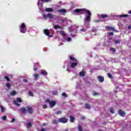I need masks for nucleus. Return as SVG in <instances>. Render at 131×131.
<instances>
[{"instance_id": "1", "label": "nucleus", "mask_w": 131, "mask_h": 131, "mask_svg": "<svg viewBox=\"0 0 131 131\" xmlns=\"http://www.w3.org/2000/svg\"><path fill=\"white\" fill-rule=\"evenodd\" d=\"M74 12L76 13V14H79L80 15L86 13L87 15L84 20V26H86V27H89V26H90V23H91V16H92V13H91V11H90V10L84 8L77 9H75Z\"/></svg>"}, {"instance_id": "2", "label": "nucleus", "mask_w": 131, "mask_h": 131, "mask_svg": "<svg viewBox=\"0 0 131 131\" xmlns=\"http://www.w3.org/2000/svg\"><path fill=\"white\" fill-rule=\"evenodd\" d=\"M27 28H26V25H25V23H21L20 27H19V30L20 32L21 33H26L27 31H26Z\"/></svg>"}, {"instance_id": "3", "label": "nucleus", "mask_w": 131, "mask_h": 131, "mask_svg": "<svg viewBox=\"0 0 131 131\" xmlns=\"http://www.w3.org/2000/svg\"><path fill=\"white\" fill-rule=\"evenodd\" d=\"M46 102H47V103H49L50 104V108H53V107L56 105L55 101H50V99H47L46 100Z\"/></svg>"}, {"instance_id": "4", "label": "nucleus", "mask_w": 131, "mask_h": 131, "mask_svg": "<svg viewBox=\"0 0 131 131\" xmlns=\"http://www.w3.org/2000/svg\"><path fill=\"white\" fill-rule=\"evenodd\" d=\"M106 30H110V31H113L114 32H118V30H116L114 27L106 26Z\"/></svg>"}, {"instance_id": "5", "label": "nucleus", "mask_w": 131, "mask_h": 131, "mask_svg": "<svg viewBox=\"0 0 131 131\" xmlns=\"http://www.w3.org/2000/svg\"><path fill=\"white\" fill-rule=\"evenodd\" d=\"M61 35L63 38V39H64L65 40H67V41H71V38L67 36V35H66V34L65 33H62Z\"/></svg>"}, {"instance_id": "6", "label": "nucleus", "mask_w": 131, "mask_h": 131, "mask_svg": "<svg viewBox=\"0 0 131 131\" xmlns=\"http://www.w3.org/2000/svg\"><path fill=\"white\" fill-rule=\"evenodd\" d=\"M118 114L120 115V116H122V117H125L126 113L122 110H118Z\"/></svg>"}, {"instance_id": "7", "label": "nucleus", "mask_w": 131, "mask_h": 131, "mask_svg": "<svg viewBox=\"0 0 131 131\" xmlns=\"http://www.w3.org/2000/svg\"><path fill=\"white\" fill-rule=\"evenodd\" d=\"M67 119L66 118H61L58 119V122H61V123H67Z\"/></svg>"}, {"instance_id": "8", "label": "nucleus", "mask_w": 131, "mask_h": 131, "mask_svg": "<svg viewBox=\"0 0 131 131\" xmlns=\"http://www.w3.org/2000/svg\"><path fill=\"white\" fill-rule=\"evenodd\" d=\"M22 102V100H21V99L20 98H17L16 100L14 101V103L15 104V105H16V106H20V104L18 103H21Z\"/></svg>"}, {"instance_id": "9", "label": "nucleus", "mask_w": 131, "mask_h": 131, "mask_svg": "<svg viewBox=\"0 0 131 131\" xmlns=\"http://www.w3.org/2000/svg\"><path fill=\"white\" fill-rule=\"evenodd\" d=\"M33 110L32 107L29 106L27 107V111L29 114H32Z\"/></svg>"}, {"instance_id": "10", "label": "nucleus", "mask_w": 131, "mask_h": 131, "mask_svg": "<svg viewBox=\"0 0 131 131\" xmlns=\"http://www.w3.org/2000/svg\"><path fill=\"white\" fill-rule=\"evenodd\" d=\"M99 82H104V77L102 76H99Z\"/></svg>"}, {"instance_id": "11", "label": "nucleus", "mask_w": 131, "mask_h": 131, "mask_svg": "<svg viewBox=\"0 0 131 131\" xmlns=\"http://www.w3.org/2000/svg\"><path fill=\"white\" fill-rule=\"evenodd\" d=\"M70 60H71V61H73L74 62L77 61V59H75V58L73 57L72 56H70Z\"/></svg>"}, {"instance_id": "12", "label": "nucleus", "mask_w": 131, "mask_h": 131, "mask_svg": "<svg viewBox=\"0 0 131 131\" xmlns=\"http://www.w3.org/2000/svg\"><path fill=\"white\" fill-rule=\"evenodd\" d=\"M41 74L42 75H48V72L43 70H41Z\"/></svg>"}, {"instance_id": "13", "label": "nucleus", "mask_w": 131, "mask_h": 131, "mask_svg": "<svg viewBox=\"0 0 131 131\" xmlns=\"http://www.w3.org/2000/svg\"><path fill=\"white\" fill-rule=\"evenodd\" d=\"M76 66H77V62H72L71 64V68H74Z\"/></svg>"}, {"instance_id": "14", "label": "nucleus", "mask_w": 131, "mask_h": 131, "mask_svg": "<svg viewBox=\"0 0 131 131\" xmlns=\"http://www.w3.org/2000/svg\"><path fill=\"white\" fill-rule=\"evenodd\" d=\"M45 11L46 12H53L54 11V10L53 9V8H46L45 9Z\"/></svg>"}, {"instance_id": "15", "label": "nucleus", "mask_w": 131, "mask_h": 131, "mask_svg": "<svg viewBox=\"0 0 131 131\" xmlns=\"http://www.w3.org/2000/svg\"><path fill=\"white\" fill-rule=\"evenodd\" d=\"M70 119L71 122H74L75 118H74V117H73V116H70Z\"/></svg>"}, {"instance_id": "16", "label": "nucleus", "mask_w": 131, "mask_h": 131, "mask_svg": "<svg viewBox=\"0 0 131 131\" xmlns=\"http://www.w3.org/2000/svg\"><path fill=\"white\" fill-rule=\"evenodd\" d=\"M38 65H39V62H37L36 63H35L34 65V71H35V70H36V69H37V66H38Z\"/></svg>"}, {"instance_id": "17", "label": "nucleus", "mask_w": 131, "mask_h": 131, "mask_svg": "<svg viewBox=\"0 0 131 131\" xmlns=\"http://www.w3.org/2000/svg\"><path fill=\"white\" fill-rule=\"evenodd\" d=\"M101 17L102 18V19H105V18H107L108 17V15L107 14H102L100 15Z\"/></svg>"}, {"instance_id": "18", "label": "nucleus", "mask_w": 131, "mask_h": 131, "mask_svg": "<svg viewBox=\"0 0 131 131\" xmlns=\"http://www.w3.org/2000/svg\"><path fill=\"white\" fill-rule=\"evenodd\" d=\"M109 111H110V112H111V113L112 114H114L115 111H114V109L113 108V107H110L109 108Z\"/></svg>"}, {"instance_id": "19", "label": "nucleus", "mask_w": 131, "mask_h": 131, "mask_svg": "<svg viewBox=\"0 0 131 131\" xmlns=\"http://www.w3.org/2000/svg\"><path fill=\"white\" fill-rule=\"evenodd\" d=\"M54 29H61L62 28V27L59 26V25H55L54 26Z\"/></svg>"}, {"instance_id": "20", "label": "nucleus", "mask_w": 131, "mask_h": 131, "mask_svg": "<svg viewBox=\"0 0 131 131\" xmlns=\"http://www.w3.org/2000/svg\"><path fill=\"white\" fill-rule=\"evenodd\" d=\"M110 51L112 52L113 53H116V49L115 48L111 47L110 48Z\"/></svg>"}, {"instance_id": "21", "label": "nucleus", "mask_w": 131, "mask_h": 131, "mask_svg": "<svg viewBox=\"0 0 131 131\" xmlns=\"http://www.w3.org/2000/svg\"><path fill=\"white\" fill-rule=\"evenodd\" d=\"M47 17L50 18V19H53V14H52V13H48L47 14Z\"/></svg>"}, {"instance_id": "22", "label": "nucleus", "mask_w": 131, "mask_h": 131, "mask_svg": "<svg viewBox=\"0 0 131 131\" xmlns=\"http://www.w3.org/2000/svg\"><path fill=\"white\" fill-rule=\"evenodd\" d=\"M45 35H46V36H48V37H53V34L52 33H45Z\"/></svg>"}, {"instance_id": "23", "label": "nucleus", "mask_w": 131, "mask_h": 131, "mask_svg": "<svg viewBox=\"0 0 131 131\" xmlns=\"http://www.w3.org/2000/svg\"><path fill=\"white\" fill-rule=\"evenodd\" d=\"M58 12L59 13H66V10L64 9H59L58 10Z\"/></svg>"}, {"instance_id": "24", "label": "nucleus", "mask_w": 131, "mask_h": 131, "mask_svg": "<svg viewBox=\"0 0 131 131\" xmlns=\"http://www.w3.org/2000/svg\"><path fill=\"white\" fill-rule=\"evenodd\" d=\"M128 16H129V15L128 14H122L120 15V17L121 18H123V17H128Z\"/></svg>"}, {"instance_id": "25", "label": "nucleus", "mask_w": 131, "mask_h": 131, "mask_svg": "<svg viewBox=\"0 0 131 131\" xmlns=\"http://www.w3.org/2000/svg\"><path fill=\"white\" fill-rule=\"evenodd\" d=\"M20 111L21 113H26V109H25V108H21Z\"/></svg>"}, {"instance_id": "26", "label": "nucleus", "mask_w": 131, "mask_h": 131, "mask_svg": "<svg viewBox=\"0 0 131 131\" xmlns=\"http://www.w3.org/2000/svg\"><path fill=\"white\" fill-rule=\"evenodd\" d=\"M85 107L86 109H91V105H90V104H85Z\"/></svg>"}, {"instance_id": "27", "label": "nucleus", "mask_w": 131, "mask_h": 131, "mask_svg": "<svg viewBox=\"0 0 131 131\" xmlns=\"http://www.w3.org/2000/svg\"><path fill=\"white\" fill-rule=\"evenodd\" d=\"M33 76H34V77H35V78L36 79L38 78L39 75L38 74H35L33 75Z\"/></svg>"}, {"instance_id": "28", "label": "nucleus", "mask_w": 131, "mask_h": 131, "mask_svg": "<svg viewBox=\"0 0 131 131\" xmlns=\"http://www.w3.org/2000/svg\"><path fill=\"white\" fill-rule=\"evenodd\" d=\"M77 128L78 131H82V127L81 126H78Z\"/></svg>"}, {"instance_id": "29", "label": "nucleus", "mask_w": 131, "mask_h": 131, "mask_svg": "<svg viewBox=\"0 0 131 131\" xmlns=\"http://www.w3.org/2000/svg\"><path fill=\"white\" fill-rule=\"evenodd\" d=\"M80 76H84V72L83 71H82L79 73Z\"/></svg>"}, {"instance_id": "30", "label": "nucleus", "mask_w": 131, "mask_h": 131, "mask_svg": "<svg viewBox=\"0 0 131 131\" xmlns=\"http://www.w3.org/2000/svg\"><path fill=\"white\" fill-rule=\"evenodd\" d=\"M32 126V125L31 124V123L29 122L27 124V127L29 128V127H31V126Z\"/></svg>"}, {"instance_id": "31", "label": "nucleus", "mask_w": 131, "mask_h": 131, "mask_svg": "<svg viewBox=\"0 0 131 131\" xmlns=\"http://www.w3.org/2000/svg\"><path fill=\"white\" fill-rule=\"evenodd\" d=\"M11 96H15L16 95V92L12 91L10 93Z\"/></svg>"}, {"instance_id": "32", "label": "nucleus", "mask_w": 131, "mask_h": 131, "mask_svg": "<svg viewBox=\"0 0 131 131\" xmlns=\"http://www.w3.org/2000/svg\"><path fill=\"white\" fill-rule=\"evenodd\" d=\"M43 33H50V32L49 31V30L45 29L43 30Z\"/></svg>"}, {"instance_id": "33", "label": "nucleus", "mask_w": 131, "mask_h": 131, "mask_svg": "<svg viewBox=\"0 0 131 131\" xmlns=\"http://www.w3.org/2000/svg\"><path fill=\"white\" fill-rule=\"evenodd\" d=\"M28 94L29 96H31V97H33V93L32 92L29 91Z\"/></svg>"}, {"instance_id": "34", "label": "nucleus", "mask_w": 131, "mask_h": 131, "mask_svg": "<svg viewBox=\"0 0 131 131\" xmlns=\"http://www.w3.org/2000/svg\"><path fill=\"white\" fill-rule=\"evenodd\" d=\"M107 76H108V77L110 78H113V76H112V74H110V73H107Z\"/></svg>"}, {"instance_id": "35", "label": "nucleus", "mask_w": 131, "mask_h": 131, "mask_svg": "<svg viewBox=\"0 0 131 131\" xmlns=\"http://www.w3.org/2000/svg\"><path fill=\"white\" fill-rule=\"evenodd\" d=\"M6 86L8 89H10V88H11V84L10 83H6Z\"/></svg>"}, {"instance_id": "36", "label": "nucleus", "mask_w": 131, "mask_h": 131, "mask_svg": "<svg viewBox=\"0 0 131 131\" xmlns=\"http://www.w3.org/2000/svg\"><path fill=\"white\" fill-rule=\"evenodd\" d=\"M52 122H53V124H57L58 123V121L56 120H53L52 121Z\"/></svg>"}, {"instance_id": "37", "label": "nucleus", "mask_w": 131, "mask_h": 131, "mask_svg": "<svg viewBox=\"0 0 131 131\" xmlns=\"http://www.w3.org/2000/svg\"><path fill=\"white\" fill-rule=\"evenodd\" d=\"M52 94L53 95H58V92L57 91H53L52 92Z\"/></svg>"}, {"instance_id": "38", "label": "nucleus", "mask_w": 131, "mask_h": 131, "mask_svg": "<svg viewBox=\"0 0 131 131\" xmlns=\"http://www.w3.org/2000/svg\"><path fill=\"white\" fill-rule=\"evenodd\" d=\"M4 78H5V79H6V80H7V81H10V79L9 78V77H8V76H5V77H4Z\"/></svg>"}, {"instance_id": "39", "label": "nucleus", "mask_w": 131, "mask_h": 131, "mask_svg": "<svg viewBox=\"0 0 131 131\" xmlns=\"http://www.w3.org/2000/svg\"><path fill=\"white\" fill-rule=\"evenodd\" d=\"M0 107L1 108L2 112H4L5 111V108H4V107H3V106L1 105Z\"/></svg>"}, {"instance_id": "40", "label": "nucleus", "mask_w": 131, "mask_h": 131, "mask_svg": "<svg viewBox=\"0 0 131 131\" xmlns=\"http://www.w3.org/2000/svg\"><path fill=\"white\" fill-rule=\"evenodd\" d=\"M51 0H41V2H43V3H48V2H50Z\"/></svg>"}, {"instance_id": "41", "label": "nucleus", "mask_w": 131, "mask_h": 131, "mask_svg": "<svg viewBox=\"0 0 131 131\" xmlns=\"http://www.w3.org/2000/svg\"><path fill=\"white\" fill-rule=\"evenodd\" d=\"M80 31L81 32L82 31L83 32H85V31H86V29H80Z\"/></svg>"}, {"instance_id": "42", "label": "nucleus", "mask_w": 131, "mask_h": 131, "mask_svg": "<svg viewBox=\"0 0 131 131\" xmlns=\"http://www.w3.org/2000/svg\"><path fill=\"white\" fill-rule=\"evenodd\" d=\"M62 113V112L58 111L55 113V114H61Z\"/></svg>"}, {"instance_id": "43", "label": "nucleus", "mask_w": 131, "mask_h": 131, "mask_svg": "<svg viewBox=\"0 0 131 131\" xmlns=\"http://www.w3.org/2000/svg\"><path fill=\"white\" fill-rule=\"evenodd\" d=\"M2 119L3 120H6L7 119V116H4L3 117H2Z\"/></svg>"}, {"instance_id": "44", "label": "nucleus", "mask_w": 131, "mask_h": 131, "mask_svg": "<svg viewBox=\"0 0 131 131\" xmlns=\"http://www.w3.org/2000/svg\"><path fill=\"white\" fill-rule=\"evenodd\" d=\"M43 19H47L48 18V15H46V14L43 15Z\"/></svg>"}, {"instance_id": "45", "label": "nucleus", "mask_w": 131, "mask_h": 131, "mask_svg": "<svg viewBox=\"0 0 131 131\" xmlns=\"http://www.w3.org/2000/svg\"><path fill=\"white\" fill-rule=\"evenodd\" d=\"M43 109H47V108H48V106H47L46 104H45L43 105Z\"/></svg>"}, {"instance_id": "46", "label": "nucleus", "mask_w": 131, "mask_h": 131, "mask_svg": "<svg viewBox=\"0 0 131 131\" xmlns=\"http://www.w3.org/2000/svg\"><path fill=\"white\" fill-rule=\"evenodd\" d=\"M115 43H120V41L118 40H116Z\"/></svg>"}, {"instance_id": "47", "label": "nucleus", "mask_w": 131, "mask_h": 131, "mask_svg": "<svg viewBox=\"0 0 131 131\" xmlns=\"http://www.w3.org/2000/svg\"><path fill=\"white\" fill-rule=\"evenodd\" d=\"M93 96H97V95H98V93H97V92H93Z\"/></svg>"}, {"instance_id": "48", "label": "nucleus", "mask_w": 131, "mask_h": 131, "mask_svg": "<svg viewBox=\"0 0 131 131\" xmlns=\"http://www.w3.org/2000/svg\"><path fill=\"white\" fill-rule=\"evenodd\" d=\"M62 97H66V93H63L62 94Z\"/></svg>"}, {"instance_id": "49", "label": "nucleus", "mask_w": 131, "mask_h": 131, "mask_svg": "<svg viewBox=\"0 0 131 131\" xmlns=\"http://www.w3.org/2000/svg\"><path fill=\"white\" fill-rule=\"evenodd\" d=\"M41 131H47V129L42 128V129H41Z\"/></svg>"}, {"instance_id": "50", "label": "nucleus", "mask_w": 131, "mask_h": 131, "mask_svg": "<svg viewBox=\"0 0 131 131\" xmlns=\"http://www.w3.org/2000/svg\"><path fill=\"white\" fill-rule=\"evenodd\" d=\"M15 121V119H12L11 121V122H14Z\"/></svg>"}, {"instance_id": "51", "label": "nucleus", "mask_w": 131, "mask_h": 131, "mask_svg": "<svg viewBox=\"0 0 131 131\" xmlns=\"http://www.w3.org/2000/svg\"><path fill=\"white\" fill-rule=\"evenodd\" d=\"M24 82H27V80L26 79H24Z\"/></svg>"}, {"instance_id": "52", "label": "nucleus", "mask_w": 131, "mask_h": 131, "mask_svg": "<svg viewBox=\"0 0 131 131\" xmlns=\"http://www.w3.org/2000/svg\"><path fill=\"white\" fill-rule=\"evenodd\" d=\"M72 35V37H75L76 35L75 34H73V35Z\"/></svg>"}, {"instance_id": "53", "label": "nucleus", "mask_w": 131, "mask_h": 131, "mask_svg": "<svg viewBox=\"0 0 131 131\" xmlns=\"http://www.w3.org/2000/svg\"><path fill=\"white\" fill-rule=\"evenodd\" d=\"M128 14H130L131 15V10H130L128 12Z\"/></svg>"}, {"instance_id": "54", "label": "nucleus", "mask_w": 131, "mask_h": 131, "mask_svg": "<svg viewBox=\"0 0 131 131\" xmlns=\"http://www.w3.org/2000/svg\"><path fill=\"white\" fill-rule=\"evenodd\" d=\"M114 35V33H110L109 34V35Z\"/></svg>"}, {"instance_id": "55", "label": "nucleus", "mask_w": 131, "mask_h": 131, "mask_svg": "<svg viewBox=\"0 0 131 131\" xmlns=\"http://www.w3.org/2000/svg\"><path fill=\"white\" fill-rule=\"evenodd\" d=\"M43 125H44V126H46V125H47V123H43Z\"/></svg>"}, {"instance_id": "56", "label": "nucleus", "mask_w": 131, "mask_h": 131, "mask_svg": "<svg viewBox=\"0 0 131 131\" xmlns=\"http://www.w3.org/2000/svg\"><path fill=\"white\" fill-rule=\"evenodd\" d=\"M131 29V26H128V29Z\"/></svg>"}, {"instance_id": "57", "label": "nucleus", "mask_w": 131, "mask_h": 131, "mask_svg": "<svg viewBox=\"0 0 131 131\" xmlns=\"http://www.w3.org/2000/svg\"><path fill=\"white\" fill-rule=\"evenodd\" d=\"M60 33H64V32H63V31H60Z\"/></svg>"}, {"instance_id": "58", "label": "nucleus", "mask_w": 131, "mask_h": 131, "mask_svg": "<svg viewBox=\"0 0 131 131\" xmlns=\"http://www.w3.org/2000/svg\"><path fill=\"white\" fill-rule=\"evenodd\" d=\"M98 48H96V47H95L94 48V50H97Z\"/></svg>"}, {"instance_id": "59", "label": "nucleus", "mask_w": 131, "mask_h": 131, "mask_svg": "<svg viewBox=\"0 0 131 131\" xmlns=\"http://www.w3.org/2000/svg\"><path fill=\"white\" fill-rule=\"evenodd\" d=\"M84 118H85L84 117H82V119H84Z\"/></svg>"}, {"instance_id": "60", "label": "nucleus", "mask_w": 131, "mask_h": 131, "mask_svg": "<svg viewBox=\"0 0 131 131\" xmlns=\"http://www.w3.org/2000/svg\"><path fill=\"white\" fill-rule=\"evenodd\" d=\"M62 41H63L64 42H65V40H62Z\"/></svg>"}, {"instance_id": "61", "label": "nucleus", "mask_w": 131, "mask_h": 131, "mask_svg": "<svg viewBox=\"0 0 131 131\" xmlns=\"http://www.w3.org/2000/svg\"><path fill=\"white\" fill-rule=\"evenodd\" d=\"M64 131H68V129H66Z\"/></svg>"}, {"instance_id": "62", "label": "nucleus", "mask_w": 131, "mask_h": 131, "mask_svg": "<svg viewBox=\"0 0 131 131\" xmlns=\"http://www.w3.org/2000/svg\"><path fill=\"white\" fill-rule=\"evenodd\" d=\"M99 131H104V130H101V129H99Z\"/></svg>"}, {"instance_id": "63", "label": "nucleus", "mask_w": 131, "mask_h": 131, "mask_svg": "<svg viewBox=\"0 0 131 131\" xmlns=\"http://www.w3.org/2000/svg\"><path fill=\"white\" fill-rule=\"evenodd\" d=\"M110 33H113V32H110Z\"/></svg>"}, {"instance_id": "64", "label": "nucleus", "mask_w": 131, "mask_h": 131, "mask_svg": "<svg viewBox=\"0 0 131 131\" xmlns=\"http://www.w3.org/2000/svg\"><path fill=\"white\" fill-rule=\"evenodd\" d=\"M97 78L99 79V76H97Z\"/></svg>"}]
</instances>
